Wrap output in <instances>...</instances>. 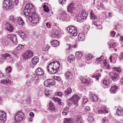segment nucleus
Here are the masks:
<instances>
[{"instance_id": "nucleus-1", "label": "nucleus", "mask_w": 123, "mask_h": 123, "mask_svg": "<svg viewBox=\"0 0 123 123\" xmlns=\"http://www.w3.org/2000/svg\"><path fill=\"white\" fill-rule=\"evenodd\" d=\"M24 14L29 21L32 23L36 24L39 21V15L35 14L33 5L31 4H26L24 10Z\"/></svg>"}, {"instance_id": "nucleus-2", "label": "nucleus", "mask_w": 123, "mask_h": 123, "mask_svg": "<svg viewBox=\"0 0 123 123\" xmlns=\"http://www.w3.org/2000/svg\"><path fill=\"white\" fill-rule=\"evenodd\" d=\"M60 67L59 62L55 61L54 62H51L47 66V69L48 72L52 74L56 73Z\"/></svg>"}, {"instance_id": "nucleus-3", "label": "nucleus", "mask_w": 123, "mask_h": 123, "mask_svg": "<svg viewBox=\"0 0 123 123\" xmlns=\"http://www.w3.org/2000/svg\"><path fill=\"white\" fill-rule=\"evenodd\" d=\"M80 99V98L77 95L75 94L67 101L68 105L70 106L73 104L75 107H77L78 106V101Z\"/></svg>"}, {"instance_id": "nucleus-4", "label": "nucleus", "mask_w": 123, "mask_h": 123, "mask_svg": "<svg viewBox=\"0 0 123 123\" xmlns=\"http://www.w3.org/2000/svg\"><path fill=\"white\" fill-rule=\"evenodd\" d=\"M3 7L6 10L12 9L14 6L12 0H4L3 2Z\"/></svg>"}, {"instance_id": "nucleus-5", "label": "nucleus", "mask_w": 123, "mask_h": 123, "mask_svg": "<svg viewBox=\"0 0 123 123\" xmlns=\"http://www.w3.org/2000/svg\"><path fill=\"white\" fill-rule=\"evenodd\" d=\"M24 116V113L22 112L19 111L16 113L14 119L16 122H19L23 120Z\"/></svg>"}, {"instance_id": "nucleus-6", "label": "nucleus", "mask_w": 123, "mask_h": 123, "mask_svg": "<svg viewBox=\"0 0 123 123\" xmlns=\"http://www.w3.org/2000/svg\"><path fill=\"white\" fill-rule=\"evenodd\" d=\"M2 56L5 59L7 63L12 64L14 63V60L12 58L9 54L6 53L2 54Z\"/></svg>"}, {"instance_id": "nucleus-7", "label": "nucleus", "mask_w": 123, "mask_h": 123, "mask_svg": "<svg viewBox=\"0 0 123 123\" xmlns=\"http://www.w3.org/2000/svg\"><path fill=\"white\" fill-rule=\"evenodd\" d=\"M69 33L74 36H76L77 34V29L74 26H69L67 28Z\"/></svg>"}, {"instance_id": "nucleus-8", "label": "nucleus", "mask_w": 123, "mask_h": 123, "mask_svg": "<svg viewBox=\"0 0 123 123\" xmlns=\"http://www.w3.org/2000/svg\"><path fill=\"white\" fill-rule=\"evenodd\" d=\"M76 123H81L82 118L80 116L78 115L76 117ZM64 123H74L72 118L66 119L64 121Z\"/></svg>"}, {"instance_id": "nucleus-9", "label": "nucleus", "mask_w": 123, "mask_h": 123, "mask_svg": "<svg viewBox=\"0 0 123 123\" xmlns=\"http://www.w3.org/2000/svg\"><path fill=\"white\" fill-rule=\"evenodd\" d=\"M60 18L62 20L66 21H69L70 19V17L68 14L64 12L60 14Z\"/></svg>"}, {"instance_id": "nucleus-10", "label": "nucleus", "mask_w": 123, "mask_h": 123, "mask_svg": "<svg viewBox=\"0 0 123 123\" xmlns=\"http://www.w3.org/2000/svg\"><path fill=\"white\" fill-rule=\"evenodd\" d=\"M44 85L47 87H49L55 84L54 80L52 79H49L46 80L44 82Z\"/></svg>"}, {"instance_id": "nucleus-11", "label": "nucleus", "mask_w": 123, "mask_h": 123, "mask_svg": "<svg viewBox=\"0 0 123 123\" xmlns=\"http://www.w3.org/2000/svg\"><path fill=\"white\" fill-rule=\"evenodd\" d=\"M33 55L32 51L31 50H28L23 54V56L25 60H26L28 58L32 57Z\"/></svg>"}, {"instance_id": "nucleus-12", "label": "nucleus", "mask_w": 123, "mask_h": 123, "mask_svg": "<svg viewBox=\"0 0 123 123\" xmlns=\"http://www.w3.org/2000/svg\"><path fill=\"white\" fill-rule=\"evenodd\" d=\"M7 37L14 44H16L17 43L18 41L15 35L10 34L7 35Z\"/></svg>"}, {"instance_id": "nucleus-13", "label": "nucleus", "mask_w": 123, "mask_h": 123, "mask_svg": "<svg viewBox=\"0 0 123 123\" xmlns=\"http://www.w3.org/2000/svg\"><path fill=\"white\" fill-rule=\"evenodd\" d=\"M6 120V114L4 111H0V123H4Z\"/></svg>"}, {"instance_id": "nucleus-14", "label": "nucleus", "mask_w": 123, "mask_h": 123, "mask_svg": "<svg viewBox=\"0 0 123 123\" xmlns=\"http://www.w3.org/2000/svg\"><path fill=\"white\" fill-rule=\"evenodd\" d=\"M109 76L111 79L114 81H116L119 79L118 74L115 72H110L109 74Z\"/></svg>"}, {"instance_id": "nucleus-15", "label": "nucleus", "mask_w": 123, "mask_h": 123, "mask_svg": "<svg viewBox=\"0 0 123 123\" xmlns=\"http://www.w3.org/2000/svg\"><path fill=\"white\" fill-rule=\"evenodd\" d=\"M106 108L105 107H104L103 108H102L101 109H99L97 112L95 111L94 112L97 114H104L105 113H107L108 112V111L106 110Z\"/></svg>"}, {"instance_id": "nucleus-16", "label": "nucleus", "mask_w": 123, "mask_h": 123, "mask_svg": "<svg viewBox=\"0 0 123 123\" xmlns=\"http://www.w3.org/2000/svg\"><path fill=\"white\" fill-rule=\"evenodd\" d=\"M74 4L73 3H71L68 6L67 8V11L70 12H73V11L75 9V7L73 5Z\"/></svg>"}, {"instance_id": "nucleus-17", "label": "nucleus", "mask_w": 123, "mask_h": 123, "mask_svg": "<svg viewBox=\"0 0 123 123\" xmlns=\"http://www.w3.org/2000/svg\"><path fill=\"white\" fill-rule=\"evenodd\" d=\"M12 70V68L10 66L6 68L5 70V71L6 72V74L7 75H5V77L6 78H9L10 76V75L9 73H10L11 72Z\"/></svg>"}, {"instance_id": "nucleus-18", "label": "nucleus", "mask_w": 123, "mask_h": 123, "mask_svg": "<svg viewBox=\"0 0 123 123\" xmlns=\"http://www.w3.org/2000/svg\"><path fill=\"white\" fill-rule=\"evenodd\" d=\"M116 114L118 116H122L123 115V109L121 107H118L116 111Z\"/></svg>"}, {"instance_id": "nucleus-19", "label": "nucleus", "mask_w": 123, "mask_h": 123, "mask_svg": "<svg viewBox=\"0 0 123 123\" xmlns=\"http://www.w3.org/2000/svg\"><path fill=\"white\" fill-rule=\"evenodd\" d=\"M65 76L66 79L68 80H71L72 77V74L70 72L68 71L65 73Z\"/></svg>"}, {"instance_id": "nucleus-20", "label": "nucleus", "mask_w": 123, "mask_h": 123, "mask_svg": "<svg viewBox=\"0 0 123 123\" xmlns=\"http://www.w3.org/2000/svg\"><path fill=\"white\" fill-rule=\"evenodd\" d=\"M90 97L91 98L92 101L94 102H97L98 101V98L97 96L94 94H90Z\"/></svg>"}, {"instance_id": "nucleus-21", "label": "nucleus", "mask_w": 123, "mask_h": 123, "mask_svg": "<svg viewBox=\"0 0 123 123\" xmlns=\"http://www.w3.org/2000/svg\"><path fill=\"white\" fill-rule=\"evenodd\" d=\"M18 34L23 39V40H24L25 39L27 35L23 31H19L18 32Z\"/></svg>"}, {"instance_id": "nucleus-22", "label": "nucleus", "mask_w": 123, "mask_h": 123, "mask_svg": "<svg viewBox=\"0 0 123 123\" xmlns=\"http://www.w3.org/2000/svg\"><path fill=\"white\" fill-rule=\"evenodd\" d=\"M118 87L115 85L111 86V89L110 91V92L112 94L115 93L117 92V90Z\"/></svg>"}, {"instance_id": "nucleus-23", "label": "nucleus", "mask_w": 123, "mask_h": 123, "mask_svg": "<svg viewBox=\"0 0 123 123\" xmlns=\"http://www.w3.org/2000/svg\"><path fill=\"white\" fill-rule=\"evenodd\" d=\"M16 23H17L19 25H23L24 24V22L22 19L20 17H17Z\"/></svg>"}, {"instance_id": "nucleus-24", "label": "nucleus", "mask_w": 123, "mask_h": 123, "mask_svg": "<svg viewBox=\"0 0 123 123\" xmlns=\"http://www.w3.org/2000/svg\"><path fill=\"white\" fill-rule=\"evenodd\" d=\"M36 73L38 75H41L43 74L44 71L41 68H38L36 70Z\"/></svg>"}, {"instance_id": "nucleus-25", "label": "nucleus", "mask_w": 123, "mask_h": 123, "mask_svg": "<svg viewBox=\"0 0 123 123\" xmlns=\"http://www.w3.org/2000/svg\"><path fill=\"white\" fill-rule=\"evenodd\" d=\"M7 27L6 29L9 31L11 32H12L14 29V27L12 25L9 23H7Z\"/></svg>"}, {"instance_id": "nucleus-26", "label": "nucleus", "mask_w": 123, "mask_h": 123, "mask_svg": "<svg viewBox=\"0 0 123 123\" xmlns=\"http://www.w3.org/2000/svg\"><path fill=\"white\" fill-rule=\"evenodd\" d=\"M85 38V35L82 33H80L78 36V40L80 41L84 40Z\"/></svg>"}, {"instance_id": "nucleus-27", "label": "nucleus", "mask_w": 123, "mask_h": 123, "mask_svg": "<svg viewBox=\"0 0 123 123\" xmlns=\"http://www.w3.org/2000/svg\"><path fill=\"white\" fill-rule=\"evenodd\" d=\"M51 43L52 46L54 47L58 46L59 45V42L56 40H54L52 41L51 42Z\"/></svg>"}, {"instance_id": "nucleus-28", "label": "nucleus", "mask_w": 123, "mask_h": 123, "mask_svg": "<svg viewBox=\"0 0 123 123\" xmlns=\"http://www.w3.org/2000/svg\"><path fill=\"white\" fill-rule=\"evenodd\" d=\"M17 18L15 16L11 15L9 17V20L12 23H15Z\"/></svg>"}, {"instance_id": "nucleus-29", "label": "nucleus", "mask_w": 123, "mask_h": 123, "mask_svg": "<svg viewBox=\"0 0 123 123\" xmlns=\"http://www.w3.org/2000/svg\"><path fill=\"white\" fill-rule=\"evenodd\" d=\"M0 83L1 84L6 85L8 84H10L11 82L10 80L9 79H4L1 80Z\"/></svg>"}, {"instance_id": "nucleus-30", "label": "nucleus", "mask_w": 123, "mask_h": 123, "mask_svg": "<svg viewBox=\"0 0 123 123\" xmlns=\"http://www.w3.org/2000/svg\"><path fill=\"white\" fill-rule=\"evenodd\" d=\"M88 12L85 11H82L81 14V15L85 20H86Z\"/></svg>"}, {"instance_id": "nucleus-31", "label": "nucleus", "mask_w": 123, "mask_h": 123, "mask_svg": "<svg viewBox=\"0 0 123 123\" xmlns=\"http://www.w3.org/2000/svg\"><path fill=\"white\" fill-rule=\"evenodd\" d=\"M68 61L69 62H71L75 60V57L74 55H69L68 58Z\"/></svg>"}, {"instance_id": "nucleus-32", "label": "nucleus", "mask_w": 123, "mask_h": 123, "mask_svg": "<svg viewBox=\"0 0 123 123\" xmlns=\"http://www.w3.org/2000/svg\"><path fill=\"white\" fill-rule=\"evenodd\" d=\"M72 90L70 88H68L66 91L64 92V95L65 96H67L70 94L72 92Z\"/></svg>"}, {"instance_id": "nucleus-33", "label": "nucleus", "mask_w": 123, "mask_h": 123, "mask_svg": "<svg viewBox=\"0 0 123 123\" xmlns=\"http://www.w3.org/2000/svg\"><path fill=\"white\" fill-rule=\"evenodd\" d=\"M111 82V81L109 80H103V84L107 86H109L110 85Z\"/></svg>"}, {"instance_id": "nucleus-34", "label": "nucleus", "mask_w": 123, "mask_h": 123, "mask_svg": "<svg viewBox=\"0 0 123 123\" xmlns=\"http://www.w3.org/2000/svg\"><path fill=\"white\" fill-rule=\"evenodd\" d=\"M12 92V89L8 87L6 88L5 91V93L7 94H11Z\"/></svg>"}, {"instance_id": "nucleus-35", "label": "nucleus", "mask_w": 123, "mask_h": 123, "mask_svg": "<svg viewBox=\"0 0 123 123\" xmlns=\"http://www.w3.org/2000/svg\"><path fill=\"white\" fill-rule=\"evenodd\" d=\"M38 61V59L37 57L36 56L34 57L32 59V63L34 65L36 64Z\"/></svg>"}, {"instance_id": "nucleus-36", "label": "nucleus", "mask_w": 123, "mask_h": 123, "mask_svg": "<svg viewBox=\"0 0 123 123\" xmlns=\"http://www.w3.org/2000/svg\"><path fill=\"white\" fill-rule=\"evenodd\" d=\"M76 19L77 21L82 22L83 21L85 20L81 16H78L77 17H76Z\"/></svg>"}, {"instance_id": "nucleus-37", "label": "nucleus", "mask_w": 123, "mask_h": 123, "mask_svg": "<svg viewBox=\"0 0 123 123\" xmlns=\"http://www.w3.org/2000/svg\"><path fill=\"white\" fill-rule=\"evenodd\" d=\"M104 65V67L105 68H107L108 69H110V66L108 62H106V60H104L103 63Z\"/></svg>"}, {"instance_id": "nucleus-38", "label": "nucleus", "mask_w": 123, "mask_h": 123, "mask_svg": "<svg viewBox=\"0 0 123 123\" xmlns=\"http://www.w3.org/2000/svg\"><path fill=\"white\" fill-rule=\"evenodd\" d=\"M24 48V46L23 45L21 44H19L18 46L16 47V49L17 51H18L22 49H23Z\"/></svg>"}, {"instance_id": "nucleus-39", "label": "nucleus", "mask_w": 123, "mask_h": 123, "mask_svg": "<svg viewBox=\"0 0 123 123\" xmlns=\"http://www.w3.org/2000/svg\"><path fill=\"white\" fill-rule=\"evenodd\" d=\"M75 56L78 59L81 58L82 56V54L80 52H77L75 53Z\"/></svg>"}, {"instance_id": "nucleus-40", "label": "nucleus", "mask_w": 123, "mask_h": 123, "mask_svg": "<svg viewBox=\"0 0 123 123\" xmlns=\"http://www.w3.org/2000/svg\"><path fill=\"white\" fill-rule=\"evenodd\" d=\"M89 82V80H88L86 78H84L82 80L81 83H85L86 84H88Z\"/></svg>"}, {"instance_id": "nucleus-41", "label": "nucleus", "mask_w": 123, "mask_h": 123, "mask_svg": "<svg viewBox=\"0 0 123 123\" xmlns=\"http://www.w3.org/2000/svg\"><path fill=\"white\" fill-rule=\"evenodd\" d=\"M92 58V55L90 54H87L85 56V58L87 60H89Z\"/></svg>"}, {"instance_id": "nucleus-42", "label": "nucleus", "mask_w": 123, "mask_h": 123, "mask_svg": "<svg viewBox=\"0 0 123 123\" xmlns=\"http://www.w3.org/2000/svg\"><path fill=\"white\" fill-rule=\"evenodd\" d=\"M32 77L35 80H37L39 79L38 76L36 74H33L32 75Z\"/></svg>"}, {"instance_id": "nucleus-43", "label": "nucleus", "mask_w": 123, "mask_h": 123, "mask_svg": "<svg viewBox=\"0 0 123 123\" xmlns=\"http://www.w3.org/2000/svg\"><path fill=\"white\" fill-rule=\"evenodd\" d=\"M92 23L94 25H96L97 27H98V26L102 24L101 22L98 21L95 22L94 21H93Z\"/></svg>"}, {"instance_id": "nucleus-44", "label": "nucleus", "mask_w": 123, "mask_h": 123, "mask_svg": "<svg viewBox=\"0 0 123 123\" xmlns=\"http://www.w3.org/2000/svg\"><path fill=\"white\" fill-rule=\"evenodd\" d=\"M91 17L92 19H96V17L95 15L93 14V11H91Z\"/></svg>"}, {"instance_id": "nucleus-45", "label": "nucleus", "mask_w": 123, "mask_h": 123, "mask_svg": "<svg viewBox=\"0 0 123 123\" xmlns=\"http://www.w3.org/2000/svg\"><path fill=\"white\" fill-rule=\"evenodd\" d=\"M102 123H107L108 121L107 118L106 117H105L102 119Z\"/></svg>"}, {"instance_id": "nucleus-46", "label": "nucleus", "mask_w": 123, "mask_h": 123, "mask_svg": "<svg viewBox=\"0 0 123 123\" xmlns=\"http://www.w3.org/2000/svg\"><path fill=\"white\" fill-rule=\"evenodd\" d=\"M94 120V119L93 118L92 116H90L87 119V120L90 122L93 121Z\"/></svg>"}, {"instance_id": "nucleus-47", "label": "nucleus", "mask_w": 123, "mask_h": 123, "mask_svg": "<svg viewBox=\"0 0 123 123\" xmlns=\"http://www.w3.org/2000/svg\"><path fill=\"white\" fill-rule=\"evenodd\" d=\"M49 109L51 110H54L55 109V107L53 104L52 103H50L49 104Z\"/></svg>"}, {"instance_id": "nucleus-48", "label": "nucleus", "mask_w": 123, "mask_h": 123, "mask_svg": "<svg viewBox=\"0 0 123 123\" xmlns=\"http://www.w3.org/2000/svg\"><path fill=\"white\" fill-rule=\"evenodd\" d=\"M113 69H115L117 72L120 73L121 72V69L120 67L118 68H116L114 67L113 68Z\"/></svg>"}, {"instance_id": "nucleus-49", "label": "nucleus", "mask_w": 123, "mask_h": 123, "mask_svg": "<svg viewBox=\"0 0 123 123\" xmlns=\"http://www.w3.org/2000/svg\"><path fill=\"white\" fill-rule=\"evenodd\" d=\"M103 58V56H101L99 58H98L96 59L97 62L98 63L100 62Z\"/></svg>"}, {"instance_id": "nucleus-50", "label": "nucleus", "mask_w": 123, "mask_h": 123, "mask_svg": "<svg viewBox=\"0 0 123 123\" xmlns=\"http://www.w3.org/2000/svg\"><path fill=\"white\" fill-rule=\"evenodd\" d=\"M111 48H114L117 45V44L115 43H110Z\"/></svg>"}, {"instance_id": "nucleus-51", "label": "nucleus", "mask_w": 123, "mask_h": 123, "mask_svg": "<svg viewBox=\"0 0 123 123\" xmlns=\"http://www.w3.org/2000/svg\"><path fill=\"white\" fill-rule=\"evenodd\" d=\"M59 3L62 5L65 4L66 2V0H59Z\"/></svg>"}, {"instance_id": "nucleus-52", "label": "nucleus", "mask_w": 123, "mask_h": 123, "mask_svg": "<svg viewBox=\"0 0 123 123\" xmlns=\"http://www.w3.org/2000/svg\"><path fill=\"white\" fill-rule=\"evenodd\" d=\"M2 54L0 56V62H3L4 61V59H5V58H4L3 57H2Z\"/></svg>"}, {"instance_id": "nucleus-53", "label": "nucleus", "mask_w": 123, "mask_h": 123, "mask_svg": "<svg viewBox=\"0 0 123 123\" xmlns=\"http://www.w3.org/2000/svg\"><path fill=\"white\" fill-rule=\"evenodd\" d=\"M62 93L61 92H57L55 93V95L56 96H58L60 97L62 96Z\"/></svg>"}, {"instance_id": "nucleus-54", "label": "nucleus", "mask_w": 123, "mask_h": 123, "mask_svg": "<svg viewBox=\"0 0 123 123\" xmlns=\"http://www.w3.org/2000/svg\"><path fill=\"white\" fill-rule=\"evenodd\" d=\"M54 79L55 80L59 81H60L61 80V77L60 76H54Z\"/></svg>"}, {"instance_id": "nucleus-55", "label": "nucleus", "mask_w": 123, "mask_h": 123, "mask_svg": "<svg viewBox=\"0 0 123 123\" xmlns=\"http://www.w3.org/2000/svg\"><path fill=\"white\" fill-rule=\"evenodd\" d=\"M26 85L27 86H29L31 85V82L29 80H27L26 83Z\"/></svg>"}, {"instance_id": "nucleus-56", "label": "nucleus", "mask_w": 123, "mask_h": 123, "mask_svg": "<svg viewBox=\"0 0 123 123\" xmlns=\"http://www.w3.org/2000/svg\"><path fill=\"white\" fill-rule=\"evenodd\" d=\"M55 33V35H56V36L57 37H59L60 36L59 33L58 31H56Z\"/></svg>"}, {"instance_id": "nucleus-57", "label": "nucleus", "mask_w": 123, "mask_h": 123, "mask_svg": "<svg viewBox=\"0 0 123 123\" xmlns=\"http://www.w3.org/2000/svg\"><path fill=\"white\" fill-rule=\"evenodd\" d=\"M116 34V32L114 31H112L111 33V35L113 37H114Z\"/></svg>"}, {"instance_id": "nucleus-58", "label": "nucleus", "mask_w": 123, "mask_h": 123, "mask_svg": "<svg viewBox=\"0 0 123 123\" xmlns=\"http://www.w3.org/2000/svg\"><path fill=\"white\" fill-rule=\"evenodd\" d=\"M96 75V79L97 80H98L99 77L100 76V74L99 73L97 74Z\"/></svg>"}, {"instance_id": "nucleus-59", "label": "nucleus", "mask_w": 123, "mask_h": 123, "mask_svg": "<svg viewBox=\"0 0 123 123\" xmlns=\"http://www.w3.org/2000/svg\"><path fill=\"white\" fill-rule=\"evenodd\" d=\"M90 107L88 106L86 107L85 109V111H90Z\"/></svg>"}, {"instance_id": "nucleus-60", "label": "nucleus", "mask_w": 123, "mask_h": 123, "mask_svg": "<svg viewBox=\"0 0 123 123\" xmlns=\"http://www.w3.org/2000/svg\"><path fill=\"white\" fill-rule=\"evenodd\" d=\"M66 46L67 47H68V48L67 49V50L70 49L71 48V44H67Z\"/></svg>"}, {"instance_id": "nucleus-61", "label": "nucleus", "mask_w": 123, "mask_h": 123, "mask_svg": "<svg viewBox=\"0 0 123 123\" xmlns=\"http://www.w3.org/2000/svg\"><path fill=\"white\" fill-rule=\"evenodd\" d=\"M46 26L48 28H50L51 27L50 24L48 22L46 23Z\"/></svg>"}, {"instance_id": "nucleus-62", "label": "nucleus", "mask_w": 123, "mask_h": 123, "mask_svg": "<svg viewBox=\"0 0 123 123\" xmlns=\"http://www.w3.org/2000/svg\"><path fill=\"white\" fill-rule=\"evenodd\" d=\"M88 101V100L86 98H85L83 99V103L84 104H85L87 103Z\"/></svg>"}, {"instance_id": "nucleus-63", "label": "nucleus", "mask_w": 123, "mask_h": 123, "mask_svg": "<svg viewBox=\"0 0 123 123\" xmlns=\"http://www.w3.org/2000/svg\"><path fill=\"white\" fill-rule=\"evenodd\" d=\"M44 11L45 12H46L47 13H48L49 11V10L48 8V7H47L46 8L44 9Z\"/></svg>"}, {"instance_id": "nucleus-64", "label": "nucleus", "mask_w": 123, "mask_h": 123, "mask_svg": "<svg viewBox=\"0 0 123 123\" xmlns=\"http://www.w3.org/2000/svg\"><path fill=\"white\" fill-rule=\"evenodd\" d=\"M29 115L31 117H34V114L32 112H31L29 113Z\"/></svg>"}]
</instances>
